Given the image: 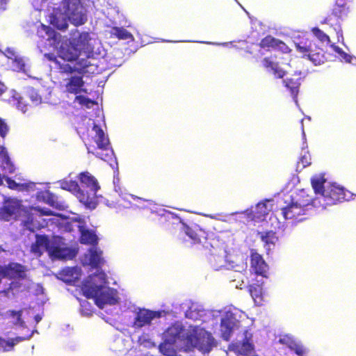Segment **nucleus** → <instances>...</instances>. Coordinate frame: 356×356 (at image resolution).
<instances>
[{
  "mask_svg": "<svg viewBox=\"0 0 356 356\" xmlns=\"http://www.w3.org/2000/svg\"><path fill=\"white\" fill-rule=\"evenodd\" d=\"M107 276L103 271L90 275L83 282L81 290L87 298H94L96 305L103 309L105 305L118 302L116 290L106 286Z\"/></svg>",
  "mask_w": 356,
  "mask_h": 356,
  "instance_id": "nucleus-1",
  "label": "nucleus"
},
{
  "mask_svg": "<svg viewBox=\"0 0 356 356\" xmlns=\"http://www.w3.org/2000/svg\"><path fill=\"white\" fill-rule=\"evenodd\" d=\"M184 352L193 351L195 348L201 353H209L216 346V341L211 333L200 326L184 328Z\"/></svg>",
  "mask_w": 356,
  "mask_h": 356,
  "instance_id": "nucleus-2",
  "label": "nucleus"
},
{
  "mask_svg": "<svg viewBox=\"0 0 356 356\" xmlns=\"http://www.w3.org/2000/svg\"><path fill=\"white\" fill-rule=\"evenodd\" d=\"M92 131L94 135L91 138H88L86 145L89 154H95L97 157L107 161L112 156V150L109 147V140L105 136L102 128L94 124Z\"/></svg>",
  "mask_w": 356,
  "mask_h": 356,
  "instance_id": "nucleus-3",
  "label": "nucleus"
},
{
  "mask_svg": "<svg viewBox=\"0 0 356 356\" xmlns=\"http://www.w3.org/2000/svg\"><path fill=\"white\" fill-rule=\"evenodd\" d=\"M350 13V7L347 0H334L331 11L321 21V24H328L336 31L337 41H343L341 22L344 20Z\"/></svg>",
  "mask_w": 356,
  "mask_h": 356,
  "instance_id": "nucleus-4",
  "label": "nucleus"
},
{
  "mask_svg": "<svg viewBox=\"0 0 356 356\" xmlns=\"http://www.w3.org/2000/svg\"><path fill=\"white\" fill-rule=\"evenodd\" d=\"M184 327L174 324L169 327L166 332L165 339L159 345L161 353L166 356H175L177 350H183Z\"/></svg>",
  "mask_w": 356,
  "mask_h": 356,
  "instance_id": "nucleus-5",
  "label": "nucleus"
},
{
  "mask_svg": "<svg viewBox=\"0 0 356 356\" xmlns=\"http://www.w3.org/2000/svg\"><path fill=\"white\" fill-rule=\"evenodd\" d=\"M65 15L75 26L84 24L87 15L80 0H63Z\"/></svg>",
  "mask_w": 356,
  "mask_h": 356,
  "instance_id": "nucleus-6",
  "label": "nucleus"
},
{
  "mask_svg": "<svg viewBox=\"0 0 356 356\" xmlns=\"http://www.w3.org/2000/svg\"><path fill=\"white\" fill-rule=\"evenodd\" d=\"M63 238L58 236L52 237V243L49 252L52 259L67 260L72 259L76 254L74 249L63 247Z\"/></svg>",
  "mask_w": 356,
  "mask_h": 356,
  "instance_id": "nucleus-7",
  "label": "nucleus"
},
{
  "mask_svg": "<svg viewBox=\"0 0 356 356\" xmlns=\"http://www.w3.org/2000/svg\"><path fill=\"white\" fill-rule=\"evenodd\" d=\"M22 209L20 200L8 198L4 201L3 206L0 208V220L3 221L18 220L21 218Z\"/></svg>",
  "mask_w": 356,
  "mask_h": 356,
  "instance_id": "nucleus-8",
  "label": "nucleus"
},
{
  "mask_svg": "<svg viewBox=\"0 0 356 356\" xmlns=\"http://www.w3.org/2000/svg\"><path fill=\"white\" fill-rule=\"evenodd\" d=\"M346 200L344 188L332 184L326 186L320 202H323L324 205L327 206L336 204Z\"/></svg>",
  "mask_w": 356,
  "mask_h": 356,
  "instance_id": "nucleus-9",
  "label": "nucleus"
},
{
  "mask_svg": "<svg viewBox=\"0 0 356 356\" xmlns=\"http://www.w3.org/2000/svg\"><path fill=\"white\" fill-rule=\"evenodd\" d=\"M26 268L24 266L15 262H10L3 267L0 266V277L10 279H22L26 277Z\"/></svg>",
  "mask_w": 356,
  "mask_h": 356,
  "instance_id": "nucleus-10",
  "label": "nucleus"
},
{
  "mask_svg": "<svg viewBox=\"0 0 356 356\" xmlns=\"http://www.w3.org/2000/svg\"><path fill=\"white\" fill-rule=\"evenodd\" d=\"M248 331L245 332V337L243 341L232 343L229 349L234 352L236 355L249 356L254 350V346L251 341V337H248Z\"/></svg>",
  "mask_w": 356,
  "mask_h": 356,
  "instance_id": "nucleus-11",
  "label": "nucleus"
},
{
  "mask_svg": "<svg viewBox=\"0 0 356 356\" xmlns=\"http://www.w3.org/2000/svg\"><path fill=\"white\" fill-rule=\"evenodd\" d=\"M91 38L88 32H83L79 34L77 38H74L72 44H74L78 53L81 55L85 54L86 58L90 57L93 54V47L90 44Z\"/></svg>",
  "mask_w": 356,
  "mask_h": 356,
  "instance_id": "nucleus-12",
  "label": "nucleus"
},
{
  "mask_svg": "<svg viewBox=\"0 0 356 356\" xmlns=\"http://www.w3.org/2000/svg\"><path fill=\"white\" fill-rule=\"evenodd\" d=\"M161 313L159 312H154L149 309H140L137 312L136 316L133 322V327L135 328H140L145 325H150L154 318H159Z\"/></svg>",
  "mask_w": 356,
  "mask_h": 356,
  "instance_id": "nucleus-13",
  "label": "nucleus"
},
{
  "mask_svg": "<svg viewBox=\"0 0 356 356\" xmlns=\"http://www.w3.org/2000/svg\"><path fill=\"white\" fill-rule=\"evenodd\" d=\"M305 213L306 211L291 200L286 207L282 208V214L285 220L301 221L304 219L302 216Z\"/></svg>",
  "mask_w": 356,
  "mask_h": 356,
  "instance_id": "nucleus-14",
  "label": "nucleus"
},
{
  "mask_svg": "<svg viewBox=\"0 0 356 356\" xmlns=\"http://www.w3.org/2000/svg\"><path fill=\"white\" fill-rule=\"evenodd\" d=\"M52 238L50 239L47 235L36 234L35 241L31 245V252L36 257H40L44 250L49 252Z\"/></svg>",
  "mask_w": 356,
  "mask_h": 356,
  "instance_id": "nucleus-15",
  "label": "nucleus"
},
{
  "mask_svg": "<svg viewBox=\"0 0 356 356\" xmlns=\"http://www.w3.org/2000/svg\"><path fill=\"white\" fill-rule=\"evenodd\" d=\"M250 266L257 275L266 277L268 266L263 257L255 250H252L250 254Z\"/></svg>",
  "mask_w": 356,
  "mask_h": 356,
  "instance_id": "nucleus-16",
  "label": "nucleus"
},
{
  "mask_svg": "<svg viewBox=\"0 0 356 356\" xmlns=\"http://www.w3.org/2000/svg\"><path fill=\"white\" fill-rule=\"evenodd\" d=\"M85 82L82 76H72L65 79V92L70 94L78 95L82 92H86L83 88Z\"/></svg>",
  "mask_w": 356,
  "mask_h": 356,
  "instance_id": "nucleus-17",
  "label": "nucleus"
},
{
  "mask_svg": "<svg viewBox=\"0 0 356 356\" xmlns=\"http://www.w3.org/2000/svg\"><path fill=\"white\" fill-rule=\"evenodd\" d=\"M38 200L43 201L51 207L58 210H63L65 208L63 201L49 190L42 191L38 193Z\"/></svg>",
  "mask_w": 356,
  "mask_h": 356,
  "instance_id": "nucleus-18",
  "label": "nucleus"
},
{
  "mask_svg": "<svg viewBox=\"0 0 356 356\" xmlns=\"http://www.w3.org/2000/svg\"><path fill=\"white\" fill-rule=\"evenodd\" d=\"M79 179L82 187L89 190L93 194H96L100 188L97 180L88 172H81L79 175Z\"/></svg>",
  "mask_w": 356,
  "mask_h": 356,
  "instance_id": "nucleus-19",
  "label": "nucleus"
},
{
  "mask_svg": "<svg viewBox=\"0 0 356 356\" xmlns=\"http://www.w3.org/2000/svg\"><path fill=\"white\" fill-rule=\"evenodd\" d=\"M302 79V72H296L289 78L284 81L285 86L290 90V92L294 99H296L299 92V88Z\"/></svg>",
  "mask_w": 356,
  "mask_h": 356,
  "instance_id": "nucleus-20",
  "label": "nucleus"
},
{
  "mask_svg": "<svg viewBox=\"0 0 356 356\" xmlns=\"http://www.w3.org/2000/svg\"><path fill=\"white\" fill-rule=\"evenodd\" d=\"M291 200L297 204L305 211H307L308 207L311 206L313 202V198L304 189L300 190L294 195L291 197Z\"/></svg>",
  "mask_w": 356,
  "mask_h": 356,
  "instance_id": "nucleus-21",
  "label": "nucleus"
},
{
  "mask_svg": "<svg viewBox=\"0 0 356 356\" xmlns=\"http://www.w3.org/2000/svg\"><path fill=\"white\" fill-rule=\"evenodd\" d=\"M268 202V200L261 201L251 210L250 216L253 220L262 221L265 219L270 211L267 205Z\"/></svg>",
  "mask_w": 356,
  "mask_h": 356,
  "instance_id": "nucleus-22",
  "label": "nucleus"
},
{
  "mask_svg": "<svg viewBox=\"0 0 356 356\" xmlns=\"http://www.w3.org/2000/svg\"><path fill=\"white\" fill-rule=\"evenodd\" d=\"M77 197L87 209H94L97 205V202L95 199L96 194H93L89 190L79 189L77 193Z\"/></svg>",
  "mask_w": 356,
  "mask_h": 356,
  "instance_id": "nucleus-23",
  "label": "nucleus"
},
{
  "mask_svg": "<svg viewBox=\"0 0 356 356\" xmlns=\"http://www.w3.org/2000/svg\"><path fill=\"white\" fill-rule=\"evenodd\" d=\"M79 54L74 44L66 47H61L58 50V56H56L58 60L61 59L64 61L72 62L78 59Z\"/></svg>",
  "mask_w": 356,
  "mask_h": 356,
  "instance_id": "nucleus-24",
  "label": "nucleus"
},
{
  "mask_svg": "<svg viewBox=\"0 0 356 356\" xmlns=\"http://www.w3.org/2000/svg\"><path fill=\"white\" fill-rule=\"evenodd\" d=\"M262 65L268 70H271L277 79H282L286 74L285 71L280 67L279 63L274 61L271 56L264 58L262 60Z\"/></svg>",
  "mask_w": 356,
  "mask_h": 356,
  "instance_id": "nucleus-25",
  "label": "nucleus"
},
{
  "mask_svg": "<svg viewBox=\"0 0 356 356\" xmlns=\"http://www.w3.org/2000/svg\"><path fill=\"white\" fill-rule=\"evenodd\" d=\"M45 57L51 62H54L61 74H72L73 72H80L79 70L76 67H72L67 63H61L60 60L53 54H47Z\"/></svg>",
  "mask_w": 356,
  "mask_h": 356,
  "instance_id": "nucleus-26",
  "label": "nucleus"
},
{
  "mask_svg": "<svg viewBox=\"0 0 356 356\" xmlns=\"http://www.w3.org/2000/svg\"><path fill=\"white\" fill-rule=\"evenodd\" d=\"M80 243L85 245H97L98 243V237L92 230L85 229L83 227H80Z\"/></svg>",
  "mask_w": 356,
  "mask_h": 356,
  "instance_id": "nucleus-27",
  "label": "nucleus"
},
{
  "mask_svg": "<svg viewBox=\"0 0 356 356\" xmlns=\"http://www.w3.org/2000/svg\"><path fill=\"white\" fill-rule=\"evenodd\" d=\"M257 235L261 238V241L264 243V247L268 250L270 246H274L278 241V236L275 232L268 230L265 232H258Z\"/></svg>",
  "mask_w": 356,
  "mask_h": 356,
  "instance_id": "nucleus-28",
  "label": "nucleus"
},
{
  "mask_svg": "<svg viewBox=\"0 0 356 356\" xmlns=\"http://www.w3.org/2000/svg\"><path fill=\"white\" fill-rule=\"evenodd\" d=\"M110 35L113 38H117L121 40L134 41V40L132 33L123 27H112L110 31Z\"/></svg>",
  "mask_w": 356,
  "mask_h": 356,
  "instance_id": "nucleus-29",
  "label": "nucleus"
},
{
  "mask_svg": "<svg viewBox=\"0 0 356 356\" xmlns=\"http://www.w3.org/2000/svg\"><path fill=\"white\" fill-rule=\"evenodd\" d=\"M31 211V209L27 210L23 208L21 213V218H19V220L21 221V225L27 230L33 232L35 228L33 225L34 217Z\"/></svg>",
  "mask_w": 356,
  "mask_h": 356,
  "instance_id": "nucleus-30",
  "label": "nucleus"
},
{
  "mask_svg": "<svg viewBox=\"0 0 356 356\" xmlns=\"http://www.w3.org/2000/svg\"><path fill=\"white\" fill-rule=\"evenodd\" d=\"M60 278L66 283L72 284L79 279V272L75 267L65 268L60 273Z\"/></svg>",
  "mask_w": 356,
  "mask_h": 356,
  "instance_id": "nucleus-31",
  "label": "nucleus"
},
{
  "mask_svg": "<svg viewBox=\"0 0 356 356\" xmlns=\"http://www.w3.org/2000/svg\"><path fill=\"white\" fill-rule=\"evenodd\" d=\"M172 225H175L176 228L179 230L181 233L187 235L194 243H200V238L198 234L188 225L185 223H181L180 222L175 223L172 222Z\"/></svg>",
  "mask_w": 356,
  "mask_h": 356,
  "instance_id": "nucleus-32",
  "label": "nucleus"
},
{
  "mask_svg": "<svg viewBox=\"0 0 356 356\" xmlns=\"http://www.w3.org/2000/svg\"><path fill=\"white\" fill-rule=\"evenodd\" d=\"M248 291L254 302L261 305L263 301L262 287L259 284H250L248 286Z\"/></svg>",
  "mask_w": 356,
  "mask_h": 356,
  "instance_id": "nucleus-33",
  "label": "nucleus"
},
{
  "mask_svg": "<svg viewBox=\"0 0 356 356\" xmlns=\"http://www.w3.org/2000/svg\"><path fill=\"white\" fill-rule=\"evenodd\" d=\"M312 46V42L308 40L300 41L295 44L296 50L302 54L303 58L307 57V56H309L310 51H313Z\"/></svg>",
  "mask_w": 356,
  "mask_h": 356,
  "instance_id": "nucleus-34",
  "label": "nucleus"
},
{
  "mask_svg": "<svg viewBox=\"0 0 356 356\" xmlns=\"http://www.w3.org/2000/svg\"><path fill=\"white\" fill-rule=\"evenodd\" d=\"M310 61H312L315 65H319L323 64L325 60V57L323 54V51L321 49H318L317 51H310L309 56L307 57Z\"/></svg>",
  "mask_w": 356,
  "mask_h": 356,
  "instance_id": "nucleus-35",
  "label": "nucleus"
},
{
  "mask_svg": "<svg viewBox=\"0 0 356 356\" xmlns=\"http://www.w3.org/2000/svg\"><path fill=\"white\" fill-rule=\"evenodd\" d=\"M21 340L20 337L6 340L0 337V351L6 352L13 350L15 345Z\"/></svg>",
  "mask_w": 356,
  "mask_h": 356,
  "instance_id": "nucleus-36",
  "label": "nucleus"
},
{
  "mask_svg": "<svg viewBox=\"0 0 356 356\" xmlns=\"http://www.w3.org/2000/svg\"><path fill=\"white\" fill-rule=\"evenodd\" d=\"M220 328L222 338L228 341L232 332V326L229 318H224L221 319Z\"/></svg>",
  "mask_w": 356,
  "mask_h": 356,
  "instance_id": "nucleus-37",
  "label": "nucleus"
},
{
  "mask_svg": "<svg viewBox=\"0 0 356 356\" xmlns=\"http://www.w3.org/2000/svg\"><path fill=\"white\" fill-rule=\"evenodd\" d=\"M312 186L316 194H320L321 197L324 195L325 188L324 187V183L325 179L321 177H314L312 179Z\"/></svg>",
  "mask_w": 356,
  "mask_h": 356,
  "instance_id": "nucleus-38",
  "label": "nucleus"
},
{
  "mask_svg": "<svg viewBox=\"0 0 356 356\" xmlns=\"http://www.w3.org/2000/svg\"><path fill=\"white\" fill-rule=\"evenodd\" d=\"M60 188L68 191H76L79 186L76 181L62 179L58 181Z\"/></svg>",
  "mask_w": 356,
  "mask_h": 356,
  "instance_id": "nucleus-39",
  "label": "nucleus"
},
{
  "mask_svg": "<svg viewBox=\"0 0 356 356\" xmlns=\"http://www.w3.org/2000/svg\"><path fill=\"white\" fill-rule=\"evenodd\" d=\"M102 252H98L96 250L90 252L89 258V264L95 268H99L103 263V259L101 257Z\"/></svg>",
  "mask_w": 356,
  "mask_h": 356,
  "instance_id": "nucleus-40",
  "label": "nucleus"
},
{
  "mask_svg": "<svg viewBox=\"0 0 356 356\" xmlns=\"http://www.w3.org/2000/svg\"><path fill=\"white\" fill-rule=\"evenodd\" d=\"M27 96L35 105H38L42 102V96L39 94L38 90L33 87H29L27 89Z\"/></svg>",
  "mask_w": 356,
  "mask_h": 356,
  "instance_id": "nucleus-41",
  "label": "nucleus"
},
{
  "mask_svg": "<svg viewBox=\"0 0 356 356\" xmlns=\"http://www.w3.org/2000/svg\"><path fill=\"white\" fill-rule=\"evenodd\" d=\"M276 40L277 38L273 36L268 35L261 40L259 43V46L262 49H266L268 50L270 49H273Z\"/></svg>",
  "mask_w": 356,
  "mask_h": 356,
  "instance_id": "nucleus-42",
  "label": "nucleus"
},
{
  "mask_svg": "<svg viewBox=\"0 0 356 356\" xmlns=\"http://www.w3.org/2000/svg\"><path fill=\"white\" fill-rule=\"evenodd\" d=\"M312 32L321 42L330 43V37L320 29L314 27L312 29Z\"/></svg>",
  "mask_w": 356,
  "mask_h": 356,
  "instance_id": "nucleus-43",
  "label": "nucleus"
},
{
  "mask_svg": "<svg viewBox=\"0 0 356 356\" xmlns=\"http://www.w3.org/2000/svg\"><path fill=\"white\" fill-rule=\"evenodd\" d=\"M289 348L298 356H305L307 353V349L302 344L296 342H291L289 344Z\"/></svg>",
  "mask_w": 356,
  "mask_h": 356,
  "instance_id": "nucleus-44",
  "label": "nucleus"
},
{
  "mask_svg": "<svg viewBox=\"0 0 356 356\" xmlns=\"http://www.w3.org/2000/svg\"><path fill=\"white\" fill-rule=\"evenodd\" d=\"M5 85L1 81H0V95L3 94L5 92ZM8 131V129L6 124L4 122L3 120L0 118V136L2 138H4L6 136Z\"/></svg>",
  "mask_w": 356,
  "mask_h": 356,
  "instance_id": "nucleus-45",
  "label": "nucleus"
},
{
  "mask_svg": "<svg viewBox=\"0 0 356 356\" xmlns=\"http://www.w3.org/2000/svg\"><path fill=\"white\" fill-rule=\"evenodd\" d=\"M273 49L277 50L282 54H289L291 51V49L284 42L277 38L276 40Z\"/></svg>",
  "mask_w": 356,
  "mask_h": 356,
  "instance_id": "nucleus-46",
  "label": "nucleus"
},
{
  "mask_svg": "<svg viewBox=\"0 0 356 356\" xmlns=\"http://www.w3.org/2000/svg\"><path fill=\"white\" fill-rule=\"evenodd\" d=\"M75 100L77 101L79 104L86 106L87 108H90L92 105L96 104L95 101L83 95H76Z\"/></svg>",
  "mask_w": 356,
  "mask_h": 356,
  "instance_id": "nucleus-47",
  "label": "nucleus"
},
{
  "mask_svg": "<svg viewBox=\"0 0 356 356\" xmlns=\"http://www.w3.org/2000/svg\"><path fill=\"white\" fill-rule=\"evenodd\" d=\"M311 159L309 156H301L297 162L296 170L299 171L311 164Z\"/></svg>",
  "mask_w": 356,
  "mask_h": 356,
  "instance_id": "nucleus-48",
  "label": "nucleus"
},
{
  "mask_svg": "<svg viewBox=\"0 0 356 356\" xmlns=\"http://www.w3.org/2000/svg\"><path fill=\"white\" fill-rule=\"evenodd\" d=\"M331 48L347 63H350L352 60V56L343 51L340 47L335 45L334 44H332L330 45Z\"/></svg>",
  "mask_w": 356,
  "mask_h": 356,
  "instance_id": "nucleus-49",
  "label": "nucleus"
},
{
  "mask_svg": "<svg viewBox=\"0 0 356 356\" xmlns=\"http://www.w3.org/2000/svg\"><path fill=\"white\" fill-rule=\"evenodd\" d=\"M8 314L9 315L10 317L13 318V324L18 325V324L22 323V321L21 319L22 311L16 312L14 310H11V311L8 312Z\"/></svg>",
  "mask_w": 356,
  "mask_h": 356,
  "instance_id": "nucleus-50",
  "label": "nucleus"
},
{
  "mask_svg": "<svg viewBox=\"0 0 356 356\" xmlns=\"http://www.w3.org/2000/svg\"><path fill=\"white\" fill-rule=\"evenodd\" d=\"M31 211H34L40 213V216H54V213L52 211L49 209L41 208L40 207H30Z\"/></svg>",
  "mask_w": 356,
  "mask_h": 356,
  "instance_id": "nucleus-51",
  "label": "nucleus"
},
{
  "mask_svg": "<svg viewBox=\"0 0 356 356\" xmlns=\"http://www.w3.org/2000/svg\"><path fill=\"white\" fill-rule=\"evenodd\" d=\"M81 311L86 315H90L92 313L91 306L88 301H83L81 304Z\"/></svg>",
  "mask_w": 356,
  "mask_h": 356,
  "instance_id": "nucleus-52",
  "label": "nucleus"
},
{
  "mask_svg": "<svg viewBox=\"0 0 356 356\" xmlns=\"http://www.w3.org/2000/svg\"><path fill=\"white\" fill-rule=\"evenodd\" d=\"M55 26L59 29V30H62V31H65L67 29L68 27V24H67V22H66L65 19L63 20L60 23H59V21L58 19H56V22H55Z\"/></svg>",
  "mask_w": 356,
  "mask_h": 356,
  "instance_id": "nucleus-53",
  "label": "nucleus"
},
{
  "mask_svg": "<svg viewBox=\"0 0 356 356\" xmlns=\"http://www.w3.org/2000/svg\"><path fill=\"white\" fill-rule=\"evenodd\" d=\"M6 183L8 184V187L10 189H17V188L19 186V184L16 183L15 181L13 180L10 178L6 179Z\"/></svg>",
  "mask_w": 356,
  "mask_h": 356,
  "instance_id": "nucleus-54",
  "label": "nucleus"
},
{
  "mask_svg": "<svg viewBox=\"0 0 356 356\" xmlns=\"http://www.w3.org/2000/svg\"><path fill=\"white\" fill-rule=\"evenodd\" d=\"M76 64L79 66L78 68L80 72L82 69L88 67L90 65L87 59H81L79 60Z\"/></svg>",
  "mask_w": 356,
  "mask_h": 356,
  "instance_id": "nucleus-55",
  "label": "nucleus"
},
{
  "mask_svg": "<svg viewBox=\"0 0 356 356\" xmlns=\"http://www.w3.org/2000/svg\"><path fill=\"white\" fill-rule=\"evenodd\" d=\"M160 219L162 221L169 222H170L171 220H177V218L175 217H174L173 216L170 215V214L168 216H161Z\"/></svg>",
  "mask_w": 356,
  "mask_h": 356,
  "instance_id": "nucleus-56",
  "label": "nucleus"
},
{
  "mask_svg": "<svg viewBox=\"0 0 356 356\" xmlns=\"http://www.w3.org/2000/svg\"><path fill=\"white\" fill-rule=\"evenodd\" d=\"M44 29L46 30L47 33L49 35V37H52L54 35L55 32L49 26H43Z\"/></svg>",
  "mask_w": 356,
  "mask_h": 356,
  "instance_id": "nucleus-57",
  "label": "nucleus"
},
{
  "mask_svg": "<svg viewBox=\"0 0 356 356\" xmlns=\"http://www.w3.org/2000/svg\"><path fill=\"white\" fill-rule=\"evenodd\" d=\"M5 151V147L3 146H0V154L3 153Z\"/></svg>",
  "mask_w": 356,
  "mask_h": 356,
  "instance_id": "nucleus-58",
  "label": "nucleus"
},
{
  "mask_svg": "<svg viewBox=\"0 0 356 356\" xmlns=\"http://www.w3.org/2000/svg\"><path fill=\"white\" fill-rule=\"evenodd\" d=\"M2 183H3L2 179L0 177V185L2 184Z\"/></svg>",
  "mask_w": 356,
  "mask_h": 356,
  "instance_id": "nucleus-59",
  "label": "nucleus"
}]
</instances>
